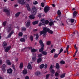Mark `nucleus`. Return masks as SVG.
<instances>
[{
	"label": "nucleus",
	"mask_w": 79,
	"mask_h": 79,
	"mask_svg": "<svg viewBox=\"0 0 79 79\" xmlns=\"http://www.w3.org/2000/svg\"><path fill=\"white\" fill-rule=\"evenodd\" d=\"M69 45H67V46L66 50H68V48H69Z\"/></svg>",
	"instance_id": "obj_58"
},
{
	"label": "nucleus",
	"mask_w": 79,
	"mask_h": 79,
	"mask_svg": "<svg viewBox=\"0 0 79 79\" xmlns=\"http://www.w3.org/2000/svg\"><path fill=\"white\" fill-rule=\"evenodd\" d=\"M2 71H3V73H5V71H6V70H5V68H4V69H2Z\"/></svg>",
	"instance_id": "obj_57"
},
{
	"label": "nucleus",
	"mask_w": 79,
	"mask_h": 79,
	"mask_svg": "<svg viewBox=\"0 0 79 79\" xmlns=\"http://www.w3.org/2000/svg\"><path fill=\"white\" fill-rule=\"evenodd\" d=\"M56 51V50H55V49H53L52 50H51V53H53V52H55Z\"/></svg>",
	"instance_id": "obj_41"
},
{
	"label": "nucleus",
	"mask_w": 79,
	"mask_h": 79,
	"mask_svg": "<svg viewBox=\"0 0 79 79\" xmlns=\"http://www.w3.org/2000/svg\"><path fill=\"white\" fill-rule=\"evenodd\" d=\"M70 21H71V23H73L74 22V19H72L70 20Z\"/></svg>",
	"instance_id": "obj_48"
},
{
	"label": "nucleus",
	"mask_w": 79,
	"mask_h": 79,
	"mask_svg": "<svg viewBox=\"0 0 79 79\" xmlns=\"http://www.w3.org/2000/svg\"><path fill=\"white\" fill-rule=\"evenodd\" d=\"M55 76L56 77H57V76H58V73H57V72L56 73H55Z\"/></svg>",
	"instance_id": "obj_54"
},
{
	"label": "nucleus",
	"mask_w": 79,
	"mask_h": 79,
	"mask_svg": "<svg viewBox=\"0 0 79 79\" xmlns=\"http://www.w3.org/2000/svg\"><path fill=\"white\" fill-rule=\"evenodd\" d=\"M23 67V63L22 62L20 64V68L21 69Z\"/></svg>",
	"instance_id": "obj_31"
},
{
	"label": "nucleus",
	"mask_w": 79,
	"mask_h": 79,
	"mask_svg": "<svg viewBox=\"0 0 79 79\" xmlns=\"http://www.w3.org/2000/svg\"><path fill=\"white\" fill-rule=\"evenodd\" d=\"M40 20L41 21L42 23V25H43V24H44L45 20V19H41Z\"/></svg>",
	"instance_id": "obj_22"
},
{
	"label": "nucleus",
	"mask_w": 79,
	"mask_h": 79,
	"mask_svg": "<svg viewBox=\"0 0 79 79\" xmlns=\"http://www.w3.org/2000/svg\"><path fill=\"white\" fill-rule=\"evenodd\" d=\"M11 30V27L10 26H8L7 27L6 30L7 31V32H10Z\"/></svg>",
	"instance_id": "obj_9"
},
{
	"label": "nucleus",
	"mask_w": 79,
	"mask_h": 79,
	"mask_svg": "<svg viewBox=\"0 0 79 79\" xmlns=\"http://www.w3.org/2000/svg\"><path fill=\"white\" fill-rule=\"evenodd\" d=\"M66 74V73H64L62 74L60 77H61V78H63V77H64L65 76V75Z\"/></svg>",
	"instance_id": "obj_26"
},
{
	"label": "nucleus",
	"mask_w": 79,
	"mask_h": 79,
	"mask_svg": "<svg viewBox=\"0 0 79 79\" xmlns=\"http://www.w3.org/2000/svg\"><path fill=\"white\" fill-rule=\"evenodd\" d=\"M44 64H42L40 66V68L41 69H42L43 68H44Z\"/></svg>",
	"instance_id": "obj_42"
},
{
	"label": "nucleus",
	"mask_w": 79,
	"mask_h": 79,
	"mask_svg": "<svg viewBox=\"0 0 79 79\" xmlns=\"http://www.w3.org/2000/svg\"><path fill=\"white\" fill-rule=\"evenodd\" d=\"M50 68V69H52V68H53V66H52V65H51Z\"/></svg>",
	"instance_id": "obj_64"
},
{
	"label": "nucleus",
	"mask_w": 79,
	"mask_h": 79,
	"mask_svg": "<svg viewBox=\"0 0 79 79\" xmlns=\"http://www.w3.org/2000/svg\"><path fill=\"white\" fill-rule=\"evenodd\" d=\"M42 54H43V55H47V52H45V51H43L42 52Z\"/></svg>",
	"instance_id": "obj_32"
},
{
	"label": "nucleus",
	"mask_w": 79,
	"mask_h": 79,
	"mask_svg": "<svg viewBox=\"0 0 79 79\" xmlns=\"http://www.w3.org/2000/svg\"><path fill=\"white\" fill-rule=\"evenodd\" d=\"M44 68H45V69H46V68H47V64H46L44 65Z\"/></svg>",
	"instance_id": "obj_61"
},
{
	"label": "nucleus",
	"mask_w": 79,
	"mask_h": 79,
	"mask_svg": "<svg viewBox=\"0 0 79 79\" xmlns=\"http://www.w3.org/2000/svg\"><path fill=\"white\" fill-rule=\"evenodd\" d=\"M36 59H37L36 58V54H35V53H34L33 54L32 61H35L36 60Z\"/></svg>",
	"instance_id": "obj_5"
},
{
	"label": "nucleus",
	"mask_w": 79,
	"mask_h": 79,
	"mask_svg": "<svg viewBox=\"0 0 79 79\" xmlns=\"http://www.w3.org/2000/svg\"><path fill=\"white\" fill-rule=\"evenodd\" d=\"M41 15H42V14H40L38 15L39 17L40 18V17H41Z\"/></svg>",
	"instance_id": "obj_63"
},
{
	"label": "nucleus",
	"mask_w": 79,
	"mask_h": 79,
	"mask_svg": "<svg viewBox=\"0 0 79 79\" xmlns=\"http://www.w3.org/2000/svg\"><path fill=\"white\" fill-rule=\"evenodd\" d=\"M48 23H49V21H48V20H45L44 23L43 24V25L45 26V24H48Z\"/></svg>",
	"instance_id": "obj_16"
},
{
	"label": "nucleus",
	"mask_w": 79,
	"mask_h": 79,
	"mask_svg": "<svg viewBox=\"0 0 79 79\" xmlns=\"http://www.w3.org/2000/svg\"><path fill=\"white\" fill-rule=\"evenodd\" d=\"M35 76H38V75H39V74H40V72H36L35 73Z\"/></svg>",
	"instance_id": "obj_28"
},
{
	"label": "nucleus",
	"mask_w": 79,
	"mask_h": 79,
	"mask_svg": "<svg viewBox=\"0 0 79 79\" xmlns=\"http://www.w3.org/2000/svg\"><path fill=\"white\" fill-rule=\"evenodd\" d=\"M38 23H39V21H36L32 22V24L33 25H35V24H37Z\"/></svg>",
	"instance_id": "obj_17"
},
{
	"label": "nucleus",
	"mask_w": 79,
	"mask_h": 79,
	"mask_svg": "<svg viewBox=\"0 0 79 79\" xmlns=\"http://www.w3.org/2000/svg\"><path fill=\"white\" fill-rule=\"evenodd\" d=\"M3 63V61H2V60H0V64H2Z\"/></svg>",
	"instance_id": "obj_59"
},
{
	"label": "nucleus",
	"mask_w": 79,
	"mask_h": 79,
	"mask_svg": "<svg viewBox=\"0 0 79 79\" xmlns=\"http://www.w3.org/2000/svg\"><path fill=\"white\" fill-rule=\"evenodd\" d=\"M40 44V45L41 47H44V44L43 43V42L42 41V40H40L39 41Z\"/></svg>",
	"instance_id": "obj_12"
},
{
	"label": "nucleus",
	"mask_w": 79,
	"mask_h": 79,
	"mask_svg": "<svg viewBox=\"0 0 79 79\" xmlns=\"http://www.w3.org/2000/svg\"><path fill=\"white\" fill-rule=\"evenodd\" d=\"M25 79H29V77L27 76L25 77Z\"/></svg>",
	"instance_id": "obj_60"
},
{
	"label": "nucleus",
	"mask_w": 79,
	"mask_h": 79,
	"mask_svg": "<svg viewBox=\"0 0 79 79\" xmlns=\"http://www.w3.org/2000/svg\"><path fill=\"white\" fill-rule=\"evenodd\" d=\"M44 11L45 13H47L50 10V7L49 6H46L44 8Z\"/></svg>",
	"instance_id": "obj_4"
},
{
	"label": "nucleus",
	"mask_w": 79,
	"mask_h": 79,
	"mask_svg": "<svg viewBox=\"0 0 79 79\" xmlns=\"http://www.w3.org/2000/svg\"><path fill=\"white\" fill-rule=\"evenodd\" d=\"M42 55L41 54H39L38 55V57H39V58H40V57H42Z\"/></svg>",
	"instance_id": "obj_53"
},
{
	"label": "nucleus",
	"mask_w": 79,
	"mask_h": 79,
	"mask_svg": "<svg viewBox=\"0 0 79 79\" xmlns=\"http://www.w3.org/2000/svg\"><path fill=\"white\" fill-rule=\"evenodd\" d=\"M27 70H24L23 71V74H27Z\"/></svg>",
	"instance_id": "obj_24"
},
{
	"label": "nucleus",
	"mask_w": 79,
	"mask_h": 79,
	"mask_svg": "<svg viewBox=\"0 0 79 79\" xmlns=\"http://www.w3.org/2000/svg\"><path fill=\"white\" fill-rule=\"evenodd\" d=\"M41 61H42V59H41V58H39L38 59L37 62L38 63H40V62H41Z\"/></svg>",
	"instance_id": "obj_34"
},
{
	"label": "nucleus",
	"mask_w": 79,
	"mask_h": 79,
	"mask_svg": "<svg viewBox=\"0 0 79 79\" xmlns=\"http://www.w3.org/2000/svg\"><path fill=\"white\" fill-rule=\"evenodd\" d=\"M37 12V9L35 7H33L32 9L31 13L33 15H35Z\"/></svg>",
	"instance_id": "obj_3"
},
{
	"label": "nucleus",
	"mask_w": 79,
	"mask_h": 79,
	"mask_svg": "<svg viewBox=\"0 0 79 79\" xmlns=\"http://www.w3.org/2000/svg\"><path fill=\"white\" fill-rule=\"evenodd\" d=\"M63 49L62 48H61L60 49V52H59V54H60V53H61V52H63Z\"/></svg>",
	"instance_id": "obj_35"
},
{
	"label": "nucleus",
	"mask_w": 79,
	"mask_h": 79,
	"mask_svg": "<svg viewBox=\"0 0 79 79\" xmlns=\"http://www.w3.org/2000/svg\"><path fill=\"white\" fill-rule=\"evenodd\" d=\"M29 18L31 19H34L35 18V16L33 15H31L29 16Z\"/></svg>",
	"instance_id": "obj_18"
},
{
	"label": "nucleus",
	"mask_w": 79,
	"mask_h": 79,
	"mask_svg": "<svg viewBox=\"0 0 79 79\" xmlns=\"http://www.w3.org/2000/svg\"><path fill=\"white\" fill-rule=\"evenodd\" d=\"M2 45L4 47V49L5 50V51L6 52H8V51H9V50H10L11 48V46H9L6 48L7 44H6V42L4 41L3 42V44H2Z\"/></svg>",
	"instance_id": "obj_2"
},
{
	"label": "nucleus",
	"mask_w": 79,
	"mask_h": 79,
	"mask_svg": "<svg viewBox=\"0 0 79 79\" xmlns=\"http://www.w3.org/2000/svg\"><path fill=\"white\" fill-rule=\"evenodd\" d=\"M6 63L7 64H8V65H11V63L10 62V61L9 60H6Z\"/></svg>",
	"instance_id": "obj_20"
},
{
	"label": "nucleus",
	"mask_w": 79,
	"mask_h": 79,
	"mask_svg": "<svg viewBox=\"0 0 79 79\" xmlns=\"http://www.w3.org/2000/svg\"><path fill=\"white\" fill-rule=\"evenodd\" d=\"M50 44H51L50 41H48L47 42V45H50Z\"/></svg>",
	"instance_id": "obj_45"
},
{
	"label": "nucleus",
	"mask_w": 79,
	"mask_h": 79,
	"mask_svg": "<svg viewBox=\"0 0 79 79\" xmlns=\"http://www.w3.org/2000/svg\"><path fill=\"white\" fill-rule=\"evenodd\" d=\"M57 14L58 15H61V11H60V10H58L57 11Z\"/></svg>",
	"instance_id": "obj_39"
},
{
	"label": "nucleus",
	"mask_w": 79,
	"mask_h": 79,
	"mask_svg": "<svg viewBox=\"0 0 79 79\" xmlns=\"http://www.w3.org/2000/svg\"><path fill=\"white\" fill-rule=\"evenodd\" d=\"M60 54L59 53L58 54H57L56 53L54 55V57L55 58H58V55H59Z\"/></svg>",
	"instance_id": "obj_23"
},
{
	"label": "nucleus",
	"mask_w": 79,
	"mask_h": 79,
	"mask_svg": "<svg viewBox=\"0 0 79 79\" xmlns=\"http://www.w3.org/2000/svg\"><path fill=\"white\" fill-rule=\"evenodd\" d=\"M23 37L25 39H27V35H24L23 36Z\"/></svg>",
	"instance_id": "obj_56"
},
{
	"label": "nucleus",
	"mask_w": 79,
	"mask_h": 79,
	"mask_svg": "<svg viewBox=\"0 0 79 79\" xmlns=\"http://www.w3.org/2000/svg\"><path fill=\"white\" fill-rule=\"evenodd\" d=\"M14 33V31H12L9 34V35H8L7 37L10 38L11 37V36Z\"/></svg>",
	"instance_id": "obj_13"
},
{
	"label": "nucleus",
	"mask_w": 79,
	"mask_h": 79,
	"mask_svg": "<svg viewBox=\"0 0 79 79\" xmlns=\"http://www.w3.org/2000/svg\"><path fill=\"white\" fill-rule=\"evenodd\" d=\"M53 22H49V25L50 26H52V25H53Z\"/></svg>",
	"instance_id": "obj_38"
},
{
	"label": "nucleus",
	"mask_w": 79,
	"mask_h": 79,
	"mask_svg": "<svg viewBox=\"0 0 79 79\" xmlns=\"http://www.w3.org/2000/svg\"><path fill=\"white\" fill-rule=\"evenodd\" d=\"M27 68L28 69H32V66H31V64H28L27 66Z\"/></svg>",
	"instance_id": "obj_19"
},
{
	"label": "nucleus",
	"mask_w": 79,
	"mask_h": 79,
	"mask_svg": "<svg viewBox=\"0 0 79 79\" xmlns=\"http://www.w3.org/2000/svg\"><path fill=\"white\" fill-rule=\"evenodd\" d=\"M37 3H38V2H37L36 1H35L33 2V4H34V5H36Z\"/></svg>",
	"instance_id": "obj_50"
},
{
	"label": "nucleus",
	"mask_w": 79,
	"mask_h": 79,
	"mask_svg": "<svg viewBox=\"0 0 79 79\" xmlns=\"http://www.w3.org/2000/svg\"><path fill=\"white\" fill-rule=\"evenodd\" d=\"M6 67V66L5 65V64H3L2 67V68L3 69L5 68V67Z\"/></svg>",
	"instance_id": "obj_51"
},
{
	"label": "nucleus",
	"mask_w": 79,
	"mask_h": 79,
	"mask_svg": "<svg viewBox=\"0 0 79 79\" xmlns=\"http://www.w3.org/2000/svg\"><path fill=\"white\" fill-rule=\"evenodd\" d=\"M55 70L53 69H51V74H55Z\"/></svg>",
	"instance_id": "obj_29"
},
{
	"label": "nucleus",
	"mask_w": 79,
	"mask_h": 79,
	"mask_svg": "<svg viewBox=\"0 0 79 79\" xmlns=\"http://www.w3.org/2000/svg\"><path fill=\"white\" fill-rule=\"evenodd\" d=\"M21 29L22 31H25L26 30V28L24 27H23Z\"/></svg>",
	"instance_id": "obj_44"
},
{
	"label": "nucleus",
	"mask_w": 79,
	"mask_h": 79,
	"mask_svg": "<svg viewBox=\"0 0 79 79\" xmlns=\"http://www.w3.org/2000/svg\"><path fill=\"white\" fill-rule=\"evenodd\" d=\"M30 24H31V21L29 20L28 22H27V23L26 25V27H29Z\"/></svg>",
	"instance_id": "obj_8"
},
{
	"label": "nucleus",
	"mask_w": 79,
	"mask_h": 79,
	"mask_svg": "<svg viewBox=\"0 0 79 79\" xmlns=\"http://www.w3.org/2000/svg\"><path fill=\"white\" fill-rule=\"evenodd\" d=\"M56 51V50H55V49H53L52 50H51V53H53V52H55Z\"/></svg>",
	"instance_id": "obj_40"
},
{
	"label": "nucleus",
	"mask_w": 79,
	"mask_h": 79,
	"mask_svg": "<svg viewBox=\"0 0 79 79\" xmlns=\"http://www.w3.org/2000/svg\"><path fill=\"white\" fill-rule=\"evenodd\" d=\"M42 25V23H39V26H41Z\"/></svg>",
	"instance_id": "obj_55"
},
{
	"label": "nucleus",
	"mask_w": 79,
	"mask_h": 79,
	"mask_svg": "<svg viewBox=\"0 0 79 79\" xmlns=\"http://www.w3.org/2000/svg\"><path fill=\"white\" fill-rule=\"evenodd\" d=\"M65 63V62H64V61L63 60L61 61L60 62V64H64Z\"/></svg>",
	"instance_id": "obj_47"
},
{
	"label": "nucleus",
	"mask_w": 79,
	"mask_h": 79,
	"mask_svg": "<svg viewBox=\"0 0 79 79\" xmlns=\"http://www.w3.org/2000/svg\"><path fill=\"white\" fill-rule=\"evenodd\" d=\"M20 41L21 42H25V39H24L23 38H22L20 39Z\"/></svg>",
	"instance_id": "obj_33"
},
{
	"label": "nucleus",
	"mask_w": 79,
	"mask_h": 79,
	"mask_svg": "<svg viewBox=\"0 0 79 79\" xmlns=\"http://www.w3.org/2000/svg\"><path fill=\"white\" fill-rule=\"evenodd\" d=\"M41 6L43 8H44V2L41 3Z\"/></svg>",
	"instance_id": "obj_52"
},
{
	"label": "nucleus",
	"mask_w": 79,
	"mask_h": 79,
	"mask_svg": "<svg viewBox=\"0 0 79 79\" xmlns=\"http://www.w3.org/2000/svg\"><path fill=\"white\" fill-rule=\"evenodd\" d=\"M19 36H23V33L22 32H20L18 34Z\"/></svg>",
	"instance_id": "obj_43"
},
{
	"label": "nucleus",
	"mask_w": 79,
	"mask_h": 79,
	"mask_svg": "<svg viewBox=\"0 0 79 79\" xmlns=\"http://www.w3.org/2000/svg\"><path fill=\"white\" fill-rule=\"evenodd\" d=\"M44 50V48L43 47H41L39 51L40 52H42Z\"/></svg>",
	"instance_id": "obj_30"
},
{
	"label": "nucleus",
	"mask_w": 79,
	"mask_h": 79,
	"mask_svg": "<svg viewBox=\"0 0 79 79\" xmlns=\"http://www.w3.org/2000/svg\"><path fill=\"white\" fill-rule=\"evenodd\" d=\"M74 48H75V49L76 50L75 52V54L76 55V53H77L78 50H77V48L76 47V44H75L74 45Z\"/></svg>",
	"instance_id": "obj_15"
},
{
	"label": "nucleus",
	"mask_w": 79,
	"mask_h": 79,
	"mask_svg": "<svg viewBox=\"0 0 79 79\" xmlns=\"http://www.w3.org/2000/svg\"><path fill=\"white\" fill-rule=\"evenodd\" d=\"M26 7L28 11H31V7H30V6H29V5L28 4H27V5Z\"/></svg>",
	"instance_id": "obj_10"
},
{
	"label": "nucleus",
	"mask_w": 79,
	"mask_h": 79,
	"mask_svg": "<svg viewBox=\"0 0 79 79\" xmlns=\"http://www.w3.org/2000/svg\"><path fill=\"white\" fill-rule=\"evenodd\" d=\"M77 15V12L76 11H74L73 14V17L74 18L76 16V15Z\"/></svg>",
	"instance_id": "obj_14"
},
{
	"label": "nucleus",
	"mask_w": 79,
	"mask_h": 79,
	"mask_svg": "<svg viewBox=\"0 0 79 79\" xmlns=\"http://www.w3.org/2000/svg\"><path fill=\"white\" fill-rule=\"evenodd\" d=\"M4 11L7 12V15H10V10H8L6 9H4Z\"/></svg>",
	"instance_id": "obj_6"
},
{
	"label": "nucleus",
	"mask_w": 79,
	"mask_h": 79,
	"mask_svg": "<svg viewBox=\"0 0 79 79\" xmlns=\"http://www.w3.org/2000/svg\"><path fill=\"white\" fill-rule=\"evenodd\" d=\"M36 40H37V39H38V38L39 37V35H38V34H36Z\"/></svg>",
	"instance_id": "obj_46"
},
{
	"label": "nucleus",
	"mask_w": 79,
	"mask_h": 79,
	"mask_svg": "<svg viewBox=\"0 0 79 79\" xmlns=\"http://www.w3.org/2000/svg\"><path fill=\"white\" fill-rule=\"evenodd\" d=\"M31 52H37V50H36L35 49H32L31 50Z\"/></svg>",
	"instance_id": "obj_27"
},
{
	"label": "nucleus",
	"mask_w": 79,
	"mask_h": 79,
	"mask_svg": "<svg viewBox=\"0 0 79 79\" xmlns=\"http://www.w3.org/2000/svg\"><path fill=\"white\" fill-rule=\"evenodd\" d=\"M7 23V22L6 21L4 22L3 23V25L4 26H5L6 25V23Z\"/></svg>",
	"instance_id": "obj_36"
},
{
	"label": "nucleus",
	"mask_w": 79,
	"mask_h": 79,
	"mask_svg": "<svg viewBox=\"0 0 79 79\" xmlns=\"http://www.w3.org/2000/svg\"><path fill=\"white\" fill-rule=\"evenodd\" d=\"M56 68L57 69H58L59 68H60V65H59V64L58 63H57L56 64Z\"/></svg>",
	"instance_id": "obj_25"
},
{
	"label": "nucleus",
	"mask_w": 79,
	"mask_h": 79,
	"mask_svg": "<svg viewBox=\"0 0 79 79\" xmlns=\"http://www.w3.org/2000/svg\"><path fill=\"white\" fill-rule=\"evenodd\" d=\"M7 73H9V74H11L12 73V72H13V70L11 69H10L7 70Z\"/></svg>",
	"instance_id": "obj_11"
},
{
	"label": "nucleus",
	"mask_w": 79,
	"mask_h": 79,
	"mask_svg": "<svg viewBox=\"0 0 79 79\" xmlns=\"http://www.w3.org/2000/svg\"><path fill=\"white\" fill-rule=\"evenodd\" d=\"M12 68H13V69H15V65H14V64H12Z\"/></svg>",
	"instance_id": "obj_62"
},
{
	"label": "nucleus",
	"mask_w": 79,
	"mask_h": 79,
	"mask_svg": "<svg viewBox=\"0 0 79 79\" xmlns=\"http://www.w3.org/2000/svg\"><path fill=\"white\" fill-rule=\"evenodd\" d=\"M20 12H18L16 14H15V17L16 18H17V17H18V16H19V15H20Z\"/></svg>",
	"instance_id": "obj_21"
},
{
	"label": "nucleus",
	"mask_w": 79,
	"mask_h": 79,
	"mask_svg": "<svg viewBox=\"0 0 79 79\" xmlns=\"http://www.w3.org/2000/svg\"><path fill=\"white\" fill-rule=\"evenodd\" d=\"M49 76H50V74H48L46 75V79H48V77H49Z\"/></svg>",
	"instance_id": "obj_49"
},
{
	"label": "nucleus",
	"mask_w": 79,
	"mask_h": 79,
	"mask_svg": "<svg viewBox=\"0 0 79 79\" xmlns=\"http://www.w3.org/2000/svg\"><path fill=\"white\" fill-rule=\"evenodd\" d=\"M43 31L40 32V35L44 34L43 35H45L46 34L47 32H48L50 34H53V31L52 30H50L49 28H47L46 27H44L43 28Z\"/></svg>",
	"instance_id": "obj_1"
},
{
	"label": "nucleus",
	"mask_w": 79,
	"mask_h": 79,
	"mask_svg": "<svg viewBox=\"0 0 79 79\" xmlns=\"http://www.w3.org/2000/svg\"><path fill=\"white\" fill-rule=\"evenodd\" d=\"M30 39L31 41H32L33 40V36L32 35L30 36Z\"/></svg>",
	"instance_id": "obj_37"
},
{
	"label": "nucleus",
	"mask_w": 79,
	"mask_h": 79,
	"mask_svg": "<svg viewBox=\"0 0 79 79\" xmlns=\"http://www.w3.org/2000/svg\"><path fill=\"white\" fill-rule=\"evenodd\" d=\"M18 1L19 3L21 4V5H24L25 3L24 0H18Z\"/></svg>",
	"instance_id": "obj_7"
}]
</instances>
